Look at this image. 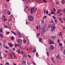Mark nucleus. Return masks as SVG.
<instances>
[{
	"instance_id": "28",
	"label": "nucleus",
	"mask_w": 65,
	"mask_h": 65,
	"mask_svg": "<svg viewBox=\"0 0 65 65\" xmlns=\"http://www.w3.org/2000/svg\"><path fill=\"white\" fill-rule=\"evenodd\" d=\"M5 65H9V63L8 62H6L5 64Z\"/></svg>"
},
{
	"instance_id": "32",
	"label": "nucleus",
	"mask_w": 65,
	"mask_h": 65,
	"mask_svg": "<svg viewBox=\"0 0 65 65\" xmlns=\"http://www.w3.org/2000/svg\"><path fill=\"white\" fill-rule=\"evenodd\" d=\"M33 52H34V53H36V49H35L34 50H33L32 51Z\"/></svg>"
},
{
	"instance_id": "40",
	"label": "nucleus",
	"mask_w": 65,
	"mask_h": 65,
	"mask_svg": "<svg viewBox=\"0 0 65 65\" xmlns=\"http://www.w3.org/2000/svg\"><path fill=\"white\" fill-rule=\"evenodd\" d=\"M28 48H29V47H28L27 46H26L25 47V49L26 50H28Z\"/></svg>"
},
{
	"instance_id": "33",
	"label": "nucleus",
	"mask_w": 65,
	"mask_h": 65,
	"mask_svg": "<svg viewBox=\"0 0 65 65\" xmlns=\"http://www.w3.org/2000/svg\"><path fill=\"white\" fill-rule=\"evenodd\" d=\"M46 9H45L44 10V14H45V12H46Z\"/></svg>"
},
{
	"instance_id": "43",
	"label": "nucleus",
	"mask_w": 65,
	"mask_h": 65,
	"mask_svg": "<svg viewBox=\"0 0 65 65\" xmlns=\"http://www.w3.org/2000/svg\"><path fill=\"white\" fill-rule=\"evenodd\" d=\"M61 15H62V14L61 13L59 14L58 15V16H61Z\"/></svg>"
},
{
	"instance_id": "52",
	"label": "nucleus",
	"mask_w": 65,
	"mask_h": 65,
	"mask_svg": "<svg viewBox=\"0 0 65 65\" xmlns=\"http://www.w3.org/2000/svg\"><path fill=\"white\" fill-rule=\"evenodd\" d=\"M53 10L54 11H56V10L55 9V8H53Z\"/></svg>"
},
{
	"instance_id": "58",
	"label": "nucleus",
	"mask_w": 65,
	"mask_h": 65,
	"mask_svg": "<svg viewBox=\"0 0 65 65\" xmlns=\"http://www.w3.org/2000/svg\"><path fill=\"white\" fill-rule=\"evenodd\" d=\"M12 50L13 51H15V48H13L12 49Z\"/></svg>"
},
{
	"instance_id": "18",
	"label": "nucleus",
	"mask_w": 65,
	"mask_h": 65,
	"mask_svg": "<svg viewBox=\"0 0 65 65\" xmlns=\"http://www.w3.org/2000/svg\"><path fill=\"white\" fill-rule=\"evenodd\" d=\"M7 13H8V15H10V12L9 11H7Z\"/></svg>"
},
{
	"instance_id": "47",
	"label": "nucleus",
	"mask_w": 65,
	"mask_h": 65,
	"mask_svg": "<svg viewBox=\"0 0 65 65\" xmlns=\"http://www.w3.org/2000/svg\"><path fill=\"white\" fill-rule=\"evenodd\" d=\"M13 56H14V58H16L17 57V56H16V55H13Z\"/></svg>"
},
{
	"instance_id": "15",
	"label": "nucleus",
	"mask_w": 65,
	"mask_h": 65,
	"mask_svg": "<svg viewBox=\"0 0 65 65\" xmlns=\"http://www.w3.org/2000/svg\"><path fill=\"white\" fill-rule=\"evenodd\" d=\"M0 37L1 38H3V35L2 34H0Z\"/></svg>"
},
{
	"instance_id": "20",
	"label": "nucleus",
	"mask_w": 65,
	"mask_h": 65,
	"mask_svg": "<svg viewBox=\"0 0 65 65\" xmlns=\"http://www.w3.org/2000/svg\"><path fill=\"white\" fill-rule=\"evenodd\" d=\"M17 53L18 54H20L21 53V52H20V50H17Z\"/></svg>"
},
{
	"instance_id": "17",
	"label": "nucleus",
	"mask_w": 65,
	"mask_h": 65,
	"mask_svg": "<svg viewBox=\"0 0 65 65\" xmlns=\"http://www.w3.org/2000/svg\"><path fill=\"white\" fill-rule=\"evenodd\" d=\"M62 34L61 32L59 33V36H62Z\"/></svg>"
},
{
	"instance_id": "7",
	"label": "nucleus",
	"mask_w": 65,
	"mask_h": 65,
	"mask_svg": "<svg viewBox=\"0 0 65 65\" xmlns=\"http://www.w3.org/2000/svg\"><path fill=\"white\" fill-rule=\"evenodd\" d=\"M46 28L45 27H44L42 29L41 31L43 32H44V31H45V30Z\"/></svg>"
},
{
	"instance_id": "8",
	"label": "nucleus",
	"mask_w": 65,
	"mask_h": 65,
	"mask_svg": "<svg viewBox=\"0 0 65 65\" xmlns=\"http://www.w3.org/2000/svg\"><path fill=\"white\" fill-rule=\"evenodd\" d=\"M33 11V8H31L30 9V12L31 14H32L33 13V11Z\"/></svg>"
},
{
	"instance_id": "9",
	"label": "nucleus",
	"mask_w": 65,
	"mask_h": 65,
	"mask_svg": "<svg viewBox=\"0 0 65 65\" xmlns=\"http://www.w3.org/2000/svg\"><path fill=\"white\" fill-rule=\"evenodd\" d=\"M32 9L33 10H34L35 11H36L37 10V8L35 7H34V8H32Z\"/></svg>"
},
{
	"instance_id": "34",
	"label": "nucleus",
	"mask_w": 65,
	"mask_h": 65,
	"mask_svg": "<svg viewBox=\"0 0 65 65\" xmlns=\"http://www.w3.org/2000/svg\"><path fill=\"white\" fill-rule=\"evenodd\" d=\"M5 16L4 15L3 16V19H5Z\"/></svg>"
},
{
	"instance_id": "12",
	"label": "nucleus",
	"mask_w": 65,
	"mask_h": 65,
	"mask_svg": "<svg viewBox=\"0 0 65 65\" xmlns=\"http://www.w3.org/2000/svg\"><path fill=\"white\" fill-rule=\"evenodd\" d=\"M26 2L28 3H30V2L28 0H25Z\"/></svg>"
},
{
	"instance_id": "61",
	"label": "nucleus",
	"mask_w": 65,
	"mask_h": 65,
	"mask_svg": "<svg viewBox=\"0 0 65 65\" xmlns=\"http://www.w3.org/2000/svg\"><path fill=\"white\" fill-rule=\"evenodd\" d=\"M5 53H8V51H7V50H6L5 51Z\"/></svg>"
},
{
	"instance_id": "5",
	"label": "nucleus",
	"mask_w": 65,
	"mask_h": 65,
	"mask_svg": "<svg viewBox=\"0 0 65 65\" xmlns=\"http://www.w3.org/2000/svg\"><path fill=\"white\" fill-rule=\"evenodd\" d=\"M56 58L57 60H59L61 59V57L60 56V54H58L56 56Z\"/></svg>"
},
{
	"instance_id": "54",
	"label": "nucleus",
	"mask_w": 65,
	"mask_h": 65,
	"mask_svg": "<svg viewBox=\"0 0 65 65\" xmlns=\"http://www.w3.org/2000/svg\"><path fill=\"white\" fill-rule=\"evenodd\" d=\"M54 58H51L52 60L53 61V60H54Z\"/></svg>"
},
{
	"instance_id": "44",
	"label": "nucleus",
	"mask_w": 65,
	"mask_h": 65,
	"mask_svg": "<svg viewBox=\"0 0 65 65\" xmlns=\"http://www.w3.org/2000/svg\"><path fill=\"white\" fill-rule=\"evenodd\" d=\"M27 63H28V65H30V62L28 61H27Z\"/></svg>"
},
{
	"instance_id": "21",
	"label": "nucleus",
	"mask_w": 65,
	"mask_h": 65,
	"mask_svg": "<svg viewBox=\"0 0 65 65\" xmlns=\"http://www.w3.org/2000/svg\"><path fill=\"white\" fill-rule=\"evenodd\" d=\"M28 56V55L27 54H24L23 55V57L25 58V57H27Z\"/></svg>"
},
{
	"instance_id": "19",
	"label": "nucleus",
	"mask_w": 65,
	"mask_h": 65,
	"mask_svg": "<svg viewBox=\"0 0 65 65\" xmlns=\"http://www.w3.org/2000/svg\"><path fill=\"white\" fill-rule=\"evenodd\" d=\"M61 2H62V4H64V2H65V1L64 0H62L61 1Z\"/></svg>"
},
{
	"instance_id": "2",
	"label": "nucleus",
	"mask_w": 65,
	"mask_h": 65,
	"mask_svg": "<svg viewBox=\"0 0 65 65\" xmlns=\"http://www.w3.org/2000/svg\"><path fill=\"white\" fill-rule=\"evenodd\" d=\"M51 29L52 31H54L56 29V27L55 24H53L51 26Z\"/></svg>"
},
{
	"instance_id": "39",
	"label": "nucleus",
	"mask_w": 65,
	"mask_h": 65,
	"mask_svg": "<svg viewBox=\"0 0 65 65\" xmlns=\"http://www.w3.org/2000/svg\"><path fill=\"white\" fill-rule=\"evenodd\" d=\"M53 18L55 20L56 19V18H55V17L54 16H53Z\"/></svg>"
},
{
	"instance_id": "23",
	"label": "nucleus",
	"mask_w": 65,
	"mask_h": 65,
	"mask_svg": "<svg viewBox=\"0 0 65 65\" xmlns=\"http://www.w3.org/2000/svg\"><path fill=\"white\" fill-rule=\"evenodd\" d=\"M59 45L60 46H62L63 45H62V44L60 43L59 44Z\"/></svg>"
},
{
	"instance_id": "14",
	"label": "nucleus",
	"mask_w": 65,
	"mask_h": 65,
	"mask_svg": "<svg viewBox=\"0 0 65 65\" xmlns=\"http://www.w3.org/2000/svg\"><path fill=\"white\" fill-rule=\"evenodd\" d=\"M60 50L61 51H63L64 50V48H63V47H60Z\"/></svg>"
},
{
	"instance_id": "10",
	"label": "nucleus",
	"mask_w": 65,
	"mask_h": 65,
	"mask_svg": "<svg viewBox=\"0 0 65 65\" xmlns=\"http://www.w3.org/2000/svg\"><path fill=\"white\" fill-rule=\"evenodd\" d=\"M8 45H9V46H10L11 47H12V46H13V44H11V43H10L9 44V43H8Z\"/></svg>"
},
{
	"instance_id": "24",
	"label": "nucleus",
	"mask_w": 65,
	"mask_h": 65,
	"mask_svg": "<svg viewBox=\"0 0 65 65\" xmlns=\"http://www.w3.org/2000/svg\"><path fill=\"white\" fill-rule=\"evenodd\" d=\"M0 32L1 33H2V28H1L0 29Z\"/></svg>"
},
{
	"instance_id": "27",
	"label": "nucleus",
	"mask_w": 65,
	"mask_h": 65,
	"mask_svg": "<svg viewBox=\"0 0 65 65\" xmlns=\"http://www.w3.org/2000/svg\"><path fill=\"white\" fill-rule=\"evenodd\" d=\"M52 38L53 39H55L56 38V36H53L52 37Z\"/></svg>"
},
{
	"instance_id": "35",
	"label": "nucleus",
	"mask_w": 65,
	"mask_h": 65,
	"mask_svg": "<svg viewBox=\"0 0 65 65\" xmlns=\"http://www.w3.org/2000/svg\"><path fill=\"white\" fill-rule=\"evenodd\" d=\"M14 39V37H11V40H13Z\"/></svg>"
},
{
	"instance_id": "31",
	"label": "nucleus",
	"mask_w": 65,
	"mask_h": 65,
	"mask_svg": "<svg viewBox=\"0 0 65 65\" xmlns=\"http://www.w3.org/2000/svg\"><path fill=\"white\" fill-rule=\"evenodd\" d=\"M5 12H6V11L5 10H4L3 11V13H5Z\"/></svg>"
},
{
	"instance_id": "30",
	"label": "nucleus",
	"mask_w": 65,
	"mask_h": 65,
	"mask_svg": "<svg viewBox=\"0 0 65 65\" xmlns=\"http://www.w3.org/2000/svg\"><path fill=\"white\" fill-rule=\"evenodd\" d=\"M4 5L6 7H7V4H4Z\"/></svg>"
},
{
	"instance_id": "1",
	"label": "nucleus",
	"mask_w": 65,
	"mask_h": 65,
	"mask_svg": "<svg viewBox=\"0 0 65 65\" xmlns=\"http://www.w3.org/2000/svg\"><path fill=\"white\" fill-rule=\"evenodd\" d=\"M28 20L32 22L33 20V17L32 16H29L28 17Z\"/></svg>"
},
{
	"instance_id": "11",
	"label": "nucleus",
	"mask_w": 65,
	"mask_h": 65,
	"mask_svg": "<svg viewBox=\"0 0 65 65\" xmlns=\"http://www.w3.org/2000/svg\"><path fill=\"white\" fill-rule=\"evenodd\" d=\"M26 61H23L22 63L23 65H26Z\"/></svg>"
},
{
	"instance_id": "26",
	"label": "nucleus",
	"mask_w": 65,
	"mask_h": 65,
	"mask_svg": "<svg viewBox=\"0 0 65 65\" xmlns=\"http://www.w3.org/2000/svg\"><path fill=\"white\" fill-rule=\"evenodd\" d=\"M39 40L40 42H41V40H42V39H41V38H40L39 39Z\"/></svg>"
},
{
	"instance_id": "60",
	"label": "nucleus",
	"mask_w": 65,
	"mask_h": 65,
	"mask_svg": "<svg viewBox=\"0 0 65 65\" xmlns=\"http://www.w3.org/2000/svg\"><path fill=\"white\" fill-rule=\"evenodd\" d=\"M7 56V55H6V54L5 55H4V57H6Z\"/></svg>"
},
{
	"instance_id": "49",
	"label": "nucleus",
	"mask_w": 65,
	"mask_h": 65,
	"mask_svg": "<svg viewBox=\"0 0 65 65\" xmlns=\"http://www.w3.org/2000/svg\"><path fill=\"white\" fill-rule=\"evenodd\" d=\"M23 42H24L25 43H26V41L25 40H23Z\"/></svg>"
},
{
	"instance_id": "48",
	"label": "nucleus",
	"mask_w": 65,
	"mask_h": 65,
	"mask_svg": "<svg viewBox=\"0 0 65 65\" xmlns=\"http://www.w3.org/2000/svg\"><path fill=\"white\" fill-rule=\"evenodd\" d=\"M48 11H47L46 12V14H48Z\"/></svg>"
},
{
	"instance_id": "36",
	"label": "nucleus",
	"mask_w": 65,
	"mask_h": 65,
	"mask_svg": "<svg viewBox=\"0 0 65 65\" xmlns=\"http://www.w3.org/2000/svg\"><path fill=\"white\" fill-rule=\"evenodd\" d=\"M42 24H44V20H42Z\"/></svg>"
},
{
	"instance_id": "13",
	"label": "nucleus",
	"mask_w": 65,
	"mask_h": 65,
	"mask_svg": "<svg viewBox=\"0 0 65 65\" xmlns=\"http://www.w3.org/2000/svg\"><path fill=\"white\" fill-rule=\"evenodd\" d=\"M18 36H19V37H22V35L19 32L18 33Z\"/></svg>"
},
{
	"instance_id": "16",
	"label": "nucleus",
	"mask_w": 65,
	"mask_h": 65,
	"mask_svg": "<svg viewBox=\"0 0 65 65\" xmlns=\"http://www.w3.org/2000/svg\"><path fill=\"white\" fill-rule=\"evenodd\" d=\"M37 37H39L40 36V33H38L37 34Z\"/></svg>"
},
{
	"instance_id": "42",
	"label": "nucleus",
	"mask_w": 65,
	"mask_h": 65,
	"mask_svg": "<svg viewBox=\"0 0 65 65\" xmlns=\"http://www.w3.org/2000/svg\"><path fill=\"white\" fill-rule=\"evenodd\" d=\"M7 19H3V20H4V21H7Z\"/></svg>"
},
{
	"instance_id": "37",
	"label": "nucleus",
	"mask_w": 65,
	"mask_h": 65,
	"mask_svg": "<svg viewBox=\"0 0 65 65\" xmlns=\"http://www.w3.org/2000/svg\"><path fill=\"white\" fill-rule=\"evenodd\" d=\"M49 53H48V52H47V55H48V56H49V55H50V54H49Z\"/></svg>"
},
{
	"instance_id": "25",
	"label": "nucleus",
	"mask_w": 65,
	"mask_h": 65,
	"mask_svg": "<svg viewBox=\"0 0 65 65\" xmlns=\"http://www.w3.org/2000/svg\"><path fill=\"white\" fill-rule=\"evenodd\" d=\"M9 55L10 56V57L9 56V57H11V58H12V55L11 54H10Z\"/></svg>"
},
{
	"instance_id": "55",
	"label": "nucleus",
	"mask_w": 65,
	"mask_h": 65,
	"mask_svg": "<svg viewBox=\"0 0 65 65\" xmlns=\"http://www.w3.org/2000/svg\"><path fill=\"white\" fill-rule=\"evenodd\" d=\"M28 56L29 58H31V56H30V55H28Z\"/></svg>"
},
{
	"instance_id": "59",
	"label": "nucleus",
	"mask_w": 65,
	"mask_h": 65,
	"mask_svg": "<svg viewBox=\"0 0 65 65\" xmlns=\"http://www.w3.org/2000/svg\"><path fill=\"white\" fill-rule=\"evenodd\" d=\"M63 11L64 12V13H65V9H64L63 10Z\"/></svg>"
},
{
	"instance_id": "3",
	"label": "nucleus",
	"mask_w": 65,
	"mask_h": 65,
	"mask_svg": "<svg viewBox=\"0 0 65 65\" xmlns=\"http://www.w3.org/2000/svg\"><path fill=\"white\" fill-rule=\"evenodd\" d=\"M48 42L50 44H54V42L52 41L51 39L49 40Z\"/></svg>"
},
{
	"instance_id": "62",
	"label": "nucleus",
	"mask_w": 65,
	"mask_h": 65,
	"mask_svg": "<svg viewBox=\"0 0 65 65\" xmlns=\"http://www.w3.org/2000/svg\"><path fill=\"white\" fill-rule=\"evenodd\" d=\"M5 48H6V49H8V47H5Z\"/></svg>"
},
{
	"instance_id": "51",
	"label": "nucleus",
	"mask_w": 65,
	"mask_h": 65,
	"mask_svg": "<svg viewBox=\"0 0 65 65\" xmlns=\"http://www.w3.org/2000/svg\"><path fill=\"white\" fill-rule=\"evenodd\" d=\"M39 27L40 29H41V26H40V25H39Z\"/></svg>"
},
{
	"instance_id": "6",
	"label": "nucleus",
	"mask_w": 65,
	"mask_h": 65,
	"mask_svg": "<svg viewBox=\"0 0 65 65\" xmlns=\"http://www.w3.org/2000/svg\"><path fill=\"white\" fill-rule=\"evenodd\" d=\"M17 41L18 43H21V40L20 39H18L17 40Z\"/></svg>"
},
{
	"instance_id": "38",
	"label": "nucleus",
	"mask_w": 65,
	"mask_h": 65,
	"mask_svg": "<svg viewBox=\"0 0 65 65\" xmlns=\"http://www.w3.org/2000/svg\"><path fill=\"white\" fill-rule=\"evenodd\" d=\"M31 62L33 64H34V65H36V64H35V63H34V62H33V61H32Z\"/></svg>"
},
{
	"instance_id": "46",
	"label": "nucleus",
	"mask_w": 65,
	"mask_h": 65,
	"mask_svg": "<svg viewBox=\"0 0 65 65\" xmlns=\"http://www.w3.org/2000/svg\"><path fill=\"white\" fill-rule=\"evenodd\" d=\"M13 34H14L15 35H16V36H17V34L15 33V32H14Z\"/></svg>"
},
{
	"instance_id": "4",
	"label": "nucleus",
	"mask_w": 65,
	"mask_h": 65,
	"mask_svg": "<svg viewBox=\"0 0 65 65\" xmlns=\"http://www.w3.org/2000/svg\"><path fill=\"white\" fill-rule=\"evenodd\" d=\"M54 49V46L53 45H51L49 48V49L50 50H53Z\"/></svg>"
},
{
	"instance_id": "53",
	"label": "nucleus",
	"mask_w": 65,
	"mask_h": 65,
	"mask_svg": "<svg viewBox=\"0 0 65 65\" xmlns=\"http://www.w3.org/2000/svg\"><path fill=\"white\" fill-rule=\"evenodd\" d=\"M48 27L49 28H51V25H50L48 26Z\"/></svg>"
},
{
	"instance_id": "45",
	"label": "nucleus",
	"mask_w": 65,
	"mask_h": 65,
	"mask_svg": "<svg viewBox=\"0 0 65 65\" xmlns=\"http://www.w3.org/2000/svg\"><path fill=\"white\" fill-rule=\"evenodd\" d=\"M36 56H37V57H38V52L37 53H36Z\"/></svg>"
},
{
	"instance_id": "50",
	"label": "nucleus",
	"mask_w": 65,
	"mask_h": 65,
	"mask_svg": "<svg viewBox=\"0 0 65 65\" xmlns=\"http://www.w3.org/2000/svg\"><path fill=\"white\" fill-rule=\"evenodd\" d=\"M62 11V10L60 9L58 10V11L60 12V11Z\"/></svg>"
},
{
	"instance_id": "63",
	"label": "nucleus",
	"mask_w": 65,
	"mask_h": 65,
	"mask_svg": "<svg viewBox=\"0 0 65 65\" xmlns=\"http://www.w3.org/2000/svg\"><path fill=\"white\" fill-rule=\"evenodd\" d=\"M38 3H40V2H39V1H38L37 2Z\"/></svg>"
},
{
	"instance_id": "22",
	"label": "nucleus",
	"mask_w": 65,
	"mask_h": 65,
	"mask_svg": "<svg viewBox=\"0 0 65 65\" xmlns=\"http://www.w3.org/2000/svg\"><path fill=\"white\" fill-rule=\"evenodd\" d=\"M15 46L16 47H17V46H18L19 45L18 44H17V43H15Z\"/></svg>"
},
{
	"instance_id": "64",
	"label": "nucleus",
	"mask_w": 65,
	"mask_h": 65,
	"mask_svg": "<svg viewBox=\"0 0 65 65\" xmlns=\"http://www.w3.org/2000/svg\"><path fill=\"white\" fill-rule=\"evenodd\" d=\"M58 42H60V40L58 39Z\"/></svg>"
},
{
	"instance_id": "56",
	"label": "nucleus",
	"mask_w": 65,
	"mask_h": 65,
	"mask_svg": "<svg viewBox=\"0 0 65 65\" xmlns=\"http://www.w3.org/2000/svg\"><path fill=\"white\" fill-rule=\"evenodd\" d=\"M57 13H58V14L60 13V12H59V11H57Z\"/></svg>"
},
{
	"instance_id": "57",
	"label": "nucleus",
	"mask_w": 65,
	"mask_h": 65,
	"mask_svg": "<svg viewBox=\"0 0 65 65\" xmlns=\"http://www.w3.org/2000/svg\"><path fill=\"white\" fill-rule=\"evenodd\" d=\"M36 27H37V29H38V30L39 29L38 28V26H36Z\"/></svg>"
},
{
	"instance_id": "41",
	"label": "nucleus",
	"mask_w": 65,
	"mask_h": 65,
	"mask_svg": "<svg viewBox=\"0 0 65 65\" xmlns=\"http://www.w3.org/2000/svg\"><path fill=\"white\" fill-rule=\"evenodd\" d=\"M43 1V2H45L46 3L47 2V1L45 0H42Z\"/></svg>"
},
{
	"instance_id": "29",
	"label": "nucleus",
	"mask_w": 65,
	"mask_h": 65,
	"mask_svg": "<svg viewBox=\"0 0 65 65\" xmlns=\"http://www.w3.org/2000/svg\"><path fill=\"white\" fill-rule=\"evenodd\" d=\"M46 16H44L43 18V19H46Z\"/></svg>"
}]
</instances>
